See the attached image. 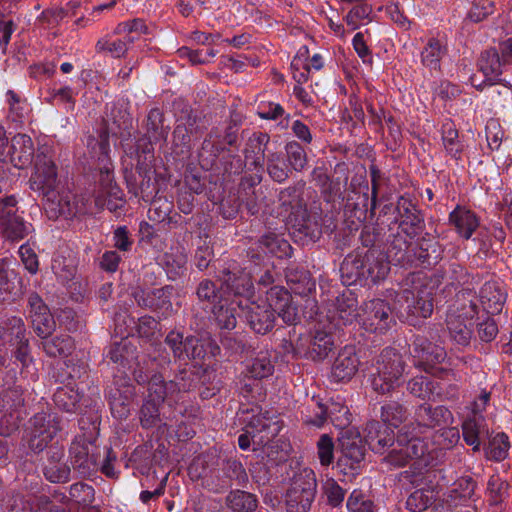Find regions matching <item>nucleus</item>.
<instances>
[{"instance_id": "e2e57ef3", "label": "nucleus", "mask_w": 512, "mask_h": 512, "mask_svg": "<svg viewBox=\"0 0 512 512\" xmlns=\"http://www.w3.org/2000/svg\"><path fill=\"white\" fill-rule=\"evenodd\" d=\"M31 323L34 332L42 339L50 337L56 328V322L50 311L41 316H33Z\"/></svg>"}, {"instance_id": "9b49d317", "label": "nucleus", "mask_w": 512, "mask_h": 512, "mask_svg": "<svg viewBox=\"0 0 512 512\" xmlns=\"http://www.w3.org/2000/svg\"><path fill=\"white\" fill-rule=\"evenodd\" d=\"M174 288L166 285L161 288L134 287L131 296L142 309H149L159 316L167 318L173 314L172 295Z\"/></svg>"}, {"instance_id": "f704fd0d", "label": "nucleus", "mask_w": 512, "mask_h": 512, "mask_svg": "<svg viewBox=\"0 0 512 512\" xmlns=\"http://www.w3.org/2000/svg\"><path fill=\"white\" fill-rule=\"evenodd\" d=\"M472 319L462 318L456 310H448L446 316V326L450 337L459 345L466 346L471 339V329L469 327Z\"/></svg>"}, {"instance_id": "864d4df0", "label": "nucleus", "mask_w": 512, "mask_h": 512, "mask_svg": "<svg viewBox=\"0 0 512 512\" xmlns=\"http://www.w3.org/2000/svg\"><path fill=\"white\" fill-rule=\"evenodd\" d=\"M433 501V491L418 489L407 498L406 508L411 512H423L432 505Z\"/></svg>"}, {"instance_id": "1a4fd4ad", "label": "nucleus", "mask_w": 512, "mask_h": 512, "mask_svg": "<svg viewBox=\"0 0 512 512\" xmlns=\"http://www.w3.org/2000/svg\"><path fill=\"white\" fill-rule=\"evenodd\" d=\"M25 405L24 390L15 385L0 391V436L8 437L18 430Z\"/></svg>"}, {"instance_id": "6e6d98bb", "label": "nucleus", "mask_w": 512, "mask_h": 512, "mask_svg": "<svg viewBox=\"0 0 512 512\" xmlns=\"http://www.w3.org/2000/svg\"><path fill=\"white\" fill-rule=\"evenodd\" d=\"M509 448L508 436L504 433H498L489 441L486 457L491 460L502 461L507 457Z\"/></svg>"}, {"instance_id": "ddd939ff", "label": "nucleus", "mask_w": 512, "mask_h": 512, "mask_svg": "<svg viewBox=\"0 0 512 512\" xmlns=\"http://www.w3.org/2000/svg\"><path fill=\"white\" fill-rule=\"evenodd\" d=\"M359 318L365 330L380 334L385 333L395 322L389 303L382 299L364 302L360 307Z\"/></svg>"}, {"instance_id": "8fccbe9b", "label": "nucleus", "mask_w": 512, "mask_h": 512, "mask_svg": "<svg viewBox=\"0 0 512 512\" xmlns=\"http://www.w3.org/2000/svg\"><path fill=\"white\" fill-rule=\"evenodd\" d=\"M147 134L154 141H166L168 136V127H164V114L159 108H153L147 116Z\"/></svg>"}, {"instance_id": "0eeeda50", "label": "nucleus", "mask_w": 512, "mask_h": 512, "mask_svg": "<svg viewBox=\"0 0 512 512\" xmlns=\"http://www.w3.org/2000/svg\"><path fill=\"white\" fill-rule=\"evenodd\" d=\"M125 180L129 193L145 202H155L157 195L164 190L166 179L157 174L149 163L142 159L136 164L135 171L125 172Z\"/></svg>"}, {"instance_id": "3c124183", "label": "nucleus", "mask_w": 512, "mask_h": 512, "mask_svg": "<svg viewBox=\"0 0 512 512\" xmlns=\"http://www.w3.org/2000/svg\"><path fill=\"white\" fill-rule=\"evenodd\" d=\"M407 391L422 400L429 399L434 394L436 384L429 377L419 375L411 378L406 384Z\"/></svg>"}, {"instance_id": "49530a36", "label": "nucleus", "mask_w": 512, "mask_h": 512, "mask_svg": "<svg viewBox=\"0 0 512 512\" xmlns=\"http://www.w3.org/2000/svg\"><path fill=\"white\" fill-rule=\"evenodd\" d=\"M259 243L277 258H288L292 255L290 243L275 233L270 232L263 235Z\"/></svg>"}, {"instance_id": "79ce46f5", "label": "nucleus", "mask_w": 512, "mask_h": 512, "mask_svg": "<svg viewBox=\"0 0 512 512\" xmlns=\"http://www.w3.org/2000/svg\"><path fill=\"white\" fill-rule=\"evenodd\" d=\"M246 372L251 378L261 380L271 376L274 365L268 351H259L246 366Z\"/></svg>"}, {"instance_id": "cd10ccee", "label": "nucleus", "mask_w": 512, "mask_h": 512, "mask_svg": "<svg viewBox=\"0 0 512 512\" xmlns=\"http://www.w3.org/2000/svg\"><path fill=\"white\" fill-rule=\"evenodd\" d=\"M225 151H229V149L222 143L220 130L218 128L211 129L198 153L201 166L206 169L211 168L219 155Z\"/></svg>"}, {"instance_id": "4be33fe9", "label": "nucleus", "mask_w": 512, "mask_h": 512, "mask_svg": "<svg viewBox=\"0 0 512 512\" xmlns=\"http://www.w3.org/2000/svg\"><path fill=\"white\" fill-rule=\"evenodd\" d=\"M316 410H314V416H308L305 419L307 425L316 427H322L329 418L331 423L339 428H345L350 424V413L346 406L338 404H332L330 407H326L320 402H316Z\"/></svg>"}, {"instance_id": "338daca9", "label": "nucleus", "mask_w": 512, "mask_h": 512, "mask_svg": "<svg viewBox=\"0 0 512 512\" xmlns=\"http://www.w3.org/2000/svg\"><path fill=\"white\" fill-rule=\"evenodd\" d=\"M317 456L322 466L328 467L334 461V442L328 434H322L317 441Z\"/></svg>"}, {"instance_id": "69168bd1", "label": "nucleus", "mask_w": 512, "mask_h": 512, "mask_svg": "<svg viewBox=\"0 0 512 512\" xmlns=\"http://www.w3.org/2000/svg\"><path fill=\"white\" fill-rule=\"evenodd\" d=\"M397 210L401 217L399 224H420L424 221L416 206L404 198L398 201Z\"/></svg>"}, {"instance_id": "20e7f679", "label": "nucleus", "mask_w": 512, "mask_h": 512, "mask_svg": "<svg viewBox=\"0 0 512 512\" xmlns=\"http://www.w3.org/2000/svg\"><path fill=\"white\" fill-rule=\"evenodd\" d=\"M405 370L403 356L395 348L386 347L375 358L370 375L372 389L378 394H389L399 385Z\"/></svg>"}, {"instance_id": "2f4dec72", "label": "nucleus", "mask_w": 512, "mask_h": 512, "mask_svg": "<svg viewBox=\"0 0 512 512\" xmlns=\"http://www.w3.org/2000/svg\"><path fill=\"white\" fill-rule=\"evenodd\" d=\"M175 387L174 382L166 381L161 373L155 372L149 378L146 397L161 404L166 400L176 402L178 396Z\"/></svg>"}, {"instance_id": "c03bdc74", "label": "nucleus", "mask_w": 512, "mask_h": 512, "mask_svg": "<svg viewBox=\"0 0 512 512\" xmlns=\"http://www.w3.org/2000/svg\"><path fill=\"white\" fill-rule=\"evenodd\" d=\"M81 395L71 386L59 387L53 395L55 405L67 413H76L79 409Z\"/></svg>"}, {"instance_id": "c9c22d12", "label": "nucleus", "mask_w": 512, "mask_h": 512, "mask_svg": "<svg viewBox=\"0 0 512 512\" xmlns=\"http://www.w3.org/2000/svg\"><path fill=\"white\" fill-rule=\"evenodd\" d=\"M334 347L335 342L332 333L324 330H316L310 339L306 355L313 361H321L329 355Z\"/></svg>"}, {"instance_id": "b1692460", "label": "nucleus", "mask_w": 512, "mask_h": 512, "mask_svg": "<svg viewBox=\"0 0 512 512\" xmlns=\"http://www.w3.org/2000/svg\"><path fill=\"white\" fill-rule=\"evenodd\" d=\"M412 354L414 358L421 360L415 366L423 367L425 370L426 365L440 364L447 356L443 347L432 343L427 337L422 335L415 336L412 343Z\"/></svg>"}, {"instance_id": "4d7b16f0", "label": "nucleus", "mask_w": 512, "mask_h": 512, "mask_svg": "<svg viewBox=\"0 0 512 512\" xmlns=\"http://www.w3.org/2000/svg\"><path fill=\"white\" fill-rule=\"evenodd\" d=\"M267 172L274 181L282 183L289 177L290 170L286 167L282 155L274 152L267 155Z\"/></svg>"}, {"instance_id": "bb28decb", "label": "nucleus", "mask_w": 512, "mask_h": 512, "mask_svg": "<svg viewBox=\"0 0 512 512\" xmlns=\"http://www.w3.org/2000/svg\"><path fill=\"white\" fill-rule=\"evenodd\" d=\"M91 446L92 443L80 436L73 440L69 449L72 467L82 476L89 474L96 467V460L90 452Z\"/></svg>"}, {"instance_id": "5fc2aeb1", "label": "nucleus", "mask_w": 512, "mask_h": 512, "mask_svg": "<svg viewBox=\"0 0 512 512\" xmlns=\"http://www.w3.org/2000/svg\"><path fill=\"white\" fill-rule=\"evenodd\" d=\"M445 53L441 43L437 39H430L421 53L422 62L431 69L440 68V60Z\"/></svg>"}, {"instance_id": "a18cd8bd", "label": "nucleus", "mask_w": 512, "mask_h": 512, "mask_svg": "<svg viewBox=\"0 0 512 512\" xmlns=\"http://www.w3.org/2000/svg\"><path fill=\"white\" fill-rule=\"evenodd\" d=\"M449 310H456L462 318L473 319L478 314V306L475 302V294L470 289H463L455 296L454 303Z\"/></svg>"}, {"instance_id": "5701e85b", "label": "nucleus", "mask_w": 512, "mask_h": 512, "mask_svg": "<svg viewBox=\"0 0 512 512\" xmlns=\"http://www.w3.org/2000/svg\"><path fill=\"white\" fill-rule=\"evenodd\" d=\"M378 420L372 419L368 421L364 428V440L369 448L375 452L382 454L385 449L394 442V431Z\"/></svg>"}, {"instance_id": "39448f33", "label": "nucleus", "mask_w": 512, "mask_h": 512, "mask_svg": "<svg viewBox=\"0 0 512 512\" xmlns=\"http://www.w3.org/2000/svg\"><path fill=\"white\" fill-rule=\"evenodd\" d=\"M434 286L432 281L423 273L413 274L411 287L402 291L399 302L407 317L428 318L433 312Z\"/></svg>"}, {"instance_id": "58836bf2", "label": "nucleus", "mask_w": 512, "mask_h": 512, "mask_svg": "<svg viewBox=\"0 0 512 512\" xmlns=\"http://www.w3.org/2000/svg\"><path fill=\"white\" fill-rule=\"evenodd\" d=\"M408 416V408L398 400H387L381 405L380 418L384 424L397 428L408 419Z\"/></svg>"}, {"instance_id": "aec40b11", "label": "nucleus", "mask_w": 512, "mask_h": 512, "mask_svg": "<svg viewBox=\"0 0 512 512\" xmlns=\"http://www.w3.org/2000/svg\"><path fill=\"white\" fill-rule=\"evenodd\" d=\"M30 188L39 193L50 189H59L57 169L54 162L44 154H38L35 160V172L31 176Z\"/></svg>"}, {"instance_id": "9d476101", "label": "nucleus", "mask_w": 512, "mask_h": 512, "mask_svg": "<svg viewBox=\"0 0 512 512\" xmlns=\"http://www.w3.org/2000/svg\"><path fill=\"white\" fill-rule=\"evenodd\" d=\"M304 186L305 182L299 181L294 186H289L280 191L277 218L285 224H304L308 221L309 215L306 204L300 198Z\"/></svg>"}, {"instance_id": "a878e982", "label": "nucleus", "mask_w": 512, "mask_h": 512, "mask_svg": "<svg viewBox=\"0 0 512 512\" xmlns=\"http://www.w3.org/2000/svg\"><path fill=\"white\" fill-rule=\"evenodd\" d=\"M360 361L352 346L341 349L333 362L331 377L336 382L351 380L358 371Z\"/></svg>"}, {"instance_id": "f257e3e1", "label": "nucleus", "mask_w": 512, "mask_h": 512, "mask_svg": "<svg viewBox=\"0 0 512 512\" xmlns=\"http://www.w3.org/2000/svg\"><path fill=\"white\" fill-rule=\"evenodd\" d=\"M276 314L287 325H296L300 321L291 294L281 286H273L266 292V302H253L247 306L245 319L255 333L265 335L274 328Z\"/></svg>"}, {"instance_id": "6e6552de", "label": "nucleus", "mask_w": 512, "mask_h": 512, "mask_svg": "<svg viewBox=\"0 0 512 512\" xmlns=\"http://www.w3.org/2000/svg\"><path fill=\"white\" fill-rule=\"evenodd\" d=\"M62 419L55 412H39L29 420L27 443L35 453L42 452L62 430Z\"/></svg>"}, {"instance_id": "f03ea898", "label": "nucleus", "mask_w": 512, "mask_h": 512, "mask_svg": "<svg viewBox=\"0 0 512 512\" xmlns=\"http://www.w3.org/2000/svg\"><path fill=\"white\" fill-rule=\"evenodd\" d=\"M422 226H363L360 240L366 247L386 248L395 265L411 264L416 256L414 238Z\"/></svg>"}, {"instance_id": "4c0bfd02", "label": "nucleus", "mask_w": 512, "mask_h": 512, "mask_svg": "<svg viewBox=\"0 0 512 512\" xmlns=\"http://www.w3.org/2000/svg\"><path fill=\"white\" fill-rule=\"evenodd\" d=\"M42 348L47 356L51 358H66L72 354L75 349V343L71 336L67 334L47 337L41 342Z\"/></svg>"}, {"instance_id": "423d86ee", "label": "nucleus", "mask_w": 512, "mask_h": 512, "mask_svg": "<svg viewBox=\"0 0 512 512\" xmlns=\"http://www.w3.org/2000/svg\"><path fill=\"white\" fill-rule=\"evenodd\" d=\"M317 495V480L311 468L295 473L284 494L286 512H310Z\"/></svg>"}, {"instance_id": "e433bc0d", "label": "nucleus", "mask_w": 512, "mask_h": 512, "mask_svg": "<svg viewBox=\"0 0 512 512\" xmlns=\"http://www.w3.org/2000/svg\"><path fill=\"white\" fill-rule=\"evenodd\" d=\"M286 280L293 293L306 296L315 289V281L308 270L299 267L286 269Z\"/></svg>"}, {"instance_id": "a19ab883", "label": "nucleus", "mask_w": 512, "mask_h": 512, "mask_svg": "<svg viewBox=\"0 0 512 512\" xmlns=\"http://www.w3.org/2000/svg\"><path fill=\"white\" fill-rule=\"evenodd\" d=\"M226 505L233 512H254L258 507V499L253 493L236 489L227 495Z\"/></svg>"}, {"instance_id": "de8ad7c7", "label": "nucleus", "mask_w": 512, "mask_h": 512, "mask_svg": "<svg viewBox=\"0 0 512 512\" xmlns=\"http://www.w3.org/2000/svg\"><path fill=\"white\" fill-rule=\"evenodd\" d=\"M68 498L72 500V504L87 508L95 500V490L87 483L76 482L70 486Z\"/></svg>"}, {"instance_id": "6ab92c4d", "label": "nucleus", "mask_w": 512, "mask_h": 512, "mask_svg": "<svg viewBox=\"0 0 512 512\" xmlns=\"http://www.w3.org/2000/svg\"><path fill=\"white\" fill-rule=\"evenodd\" d=\"M65 451L62 446L51 445L46 451L42 464L43 475L51 483H67L70 480L71 469L64 461Z\"/></svg>"}, {"instance_id": "ea45409f", "label": "nucleus", "mask_w": 512, "mask_h": 512, "mask_svg": "<svg viewBox=\"0 0 512 512\" xmlns=\"http://www.w3.org/2000/svg\"><path fill=\"white\" fill-rule=\"evenodd\" d=\"M478 65L488 80H498L503 67L506 66L497 48H490L482 52Z\"/></svg>"}, {"instance_id": "f3484780", "label": "nucleus", "mask_w": 512, "mask_h": 512, "mask_svg": "<svg viewBox=\"0 0 512 512\" xmlns=\"http://www.w3.org/2000/svg\"><path fill=\"white\" fill-rule=\"evenodd\" d=\"M338 442L341 451V457L337 462L338 466L357 468L365 457V445L360 433L354 428L344 429Z\"/></svg>"}, {"instance_id": "412c9836", "label": "nucleus", "mask_w": 512, "mask_h": 512, "mask_svg": "<svg viewBox=\"0 0 512 512\" xmlns=\"http://www.w3.org/2000/svg\"><path fill=\"white\" fill-rule=\"evenodd\" d=\"M453 420L451 411L443 406L433 407L429 403H422L414 410V421L419 427L434 429L449 425Z\"/></svg>"}, {"instance_id": "393cba45", "label": "nucleus", "mask_w": 512, "mask_h": 512, "mask_svg": "<svg viewBox=\"0 0 512 512\" xmlns=\"http://www.w3.org/2000/svg\"><path fill=\"white\" fill-rule=\"evenodd\" d=\"M358 301L355 294L346 290L336 298L334 309L330 311L329 319L336 327L351 324L359 317Z\"/></svg>"}, {"instance_id": "603ef678", "label": "nucleus", "mask_w": 512, "mask_h": 512, "mask_svg": "<svg viewBox=\"0 0 512 512\" xmlns=\"http://www.w3.org/2000/svg\"><path fill=\"white\" fill-rule=\"evenodd\" d=\"M241 307V302H231L229 305L221 304L214 310V315L218 326L222 329L232 330L237 324V308Z\"/></svg>"}, {"instance_id": "7ed1b4c3", "label": "nucleus", "mask_w": 512, "mask_h": 512, "mask_svg": "<svg viewBox=\"0 0 512 512\" xmlns=\"http://www.w3.org/2000/svg\"><path fill=\"white\" fill-rule=\"evenodd\" d=\"M371 247L365 253L352 252L344 258L340 273L345 285L377 284L387 277L391 259L378 246Z\"/></svg>"}, {"instance_id": "2eb2a0df", "label": "nucleus", "mask_w": 512, "mask_h": 512, "mask_svg": "<svg viewBox=\"0 0 512 512\" xmlns=\"http://www.w3.org/2000/svg\"><path fill=\"white\" fill-rule=\"evenodd\" d=\"M246 426L253 436V444L262 447L280 433L282 421L276 412L265 410L253 415Z\"/></svg>"}, {"instance_id": "37998d69", "label": "nucleus", "mask_w": 512, "mask_h": 512, "mask_svg": "<svg viewBox=\"0 0 512 512\" xmlns=\"http://www.w3.org/2000/svg\"><path fill=\"white\" fill-rule=\"evenodd\" d=\"M405 429L406 427L398 432L396 438L398 447H402L404 449L406 457H408L410 461L422 458L427 452V444L419 437H409Z\"/></svg>"}, {"instance_id": "13d9d810", "label": "nucleus", "mask_w": 512, "mask_h": 512, "mask_svg": "<svg viewBox=\"0 0 512 512\" xmlns=\"http://www.w3.org/2000/svg\"><path fill=\"white\" fill-rule=\"evenodd\" d=\"M17 201L14 196H8L0 201V224H24L17 214Z\"/></svg>"}, {"instance_id": "c756f323", "label": "nucleus", "mask_w": 512, "mask_h": 512, "mask_svg": "<svg viewBox=\"0 0 512 512\" xmlns=\"http://www.w3.org/2000/svg\"><path fill=\"white\" fill-rule=\"evenodd\" d=\"M15 167L23 169L33 162L34 146L32 139L25 134H17L11 139L8 152Z\"/></svg>"}, {"instance_id": "4468645a", "label": "nucleus", "mask_w": 512, "mask_h": 512, "mask_svg": "<svg viewBox=\"0 0 512 512\" xmlns=\"http://www.w3.org/2000/svg\"><path fill=\"white\" fill-rule=\"evenodd\" d=\"M135 393V387L126 375L114 377L107 388L106 397L115 418L126 419L129 416Z\"/></svg>"}, {"instance_id": "c85d7f7f", "label": "nucleus", "mask_w": 512, "mask_h": 512, "mask_svg": "<svg viewBox=\"0 0 512 512\" xmlns=\"http://www.w3.org/2000/svg\"><path fill=\"white\" fill-rule=\"evenodd\" d=\"M223 283L235 296L249 298L253 294V282L249 273L241 269L223 270Z\"/></svg>"}, {"instance_id": "052dcab7", "label": "nucleus", "mask_w": 512, "mask_h": 512, "mask_svg": "<svg viewBox=\"0 0 512 512\" xmlns=\"http://www.w3.org/2000/svg\"><path fill=\"white\" fill-rule=\"evenodd\" d=\"M285 150L292 169L302 171L307 165V154L304 148L298 142L292 141L286 144Z\"/></svg>"}, {"instance_id": "a211bd4d", "label": "nucleus", "mask_w": 512, "mask_h": 512, "mask_svg": "<svg viewBox=\"0 0 512 512\" xmlns=\"http://www.w3.org/2000/svg\"><path fill=\"white\" fill-rule=\"evenodd\" d=\"M221 472L222 475H220V470L214 472V477L217 478L216 482L213 480V476L206 480L207 486H211V490L214 492H220L230 487L233 481L240 486H246L249 481L248 474L243 464L236 458L224 460Z\"/></svg>"}, {"instance_id": "680f3d73", "label": "nucleus", "mask_w": 512, "mask_h": 512, "mask_svg": "<svg viewBox=\"0 0 512 512\" xmlns=\"http://www.w3.org/2000/svg\"><path fill=\"white\" fill-rule=\"evenodd\" d=\"M52 270L57 276L68 280L76 270L74 259L70 255L65 256L62 252H58L52 260Z\"/></svg>"}, {"instance_id": "7c9ffc66", "label": "nucleus", "mask_w": 512, "mask_h": 512, "mask_svg": "<svg viewBox=\"0 0 512 512\" xmlns=\"http://www.w3.org/2000/svg\"><path fill=\"white\" fill-rule=\"evenodd\" d=\"M480 302L483 309L491 315L501 312L506 301V293L502 290L500 283L487 281L479 292Z\"/></svg>"}, {"instance_id": "dca6fc26", "label": "nucleus", "mask_w": 512, "mask_h": 512, "mask_svg": "<svg viewBox=\"0 0 512 512\" xmlns=\"http://www.w3.org/2000/svg\"><path fill=\"white\" fill-rule=\"evenodd\" d=\"M116 112L121 115V120L116 119L115 110H113L111 113L112 124H110L109 119H102L99 129L96 131L97 137H91L88 142V146H91L93 150H96V147L98 148V152L95 151V153L102 162H105L108 158L110 135H117L120 130L128 128V115L121 110Z\"/></svg>"}, {"instance_id": "473e14b6", "label": "nucleus", "mask_w": 512, "mask_h": 512, "mask_svg": "<svg viewBox=\"0 0 512 512\" xmlns=\"http://www.w3.org/2000/svg\"><path fill=\"white\" fill-rule=\"evenodd\" d=\"M185 186L190 192H183L179 194L178 203L180 209L184 213H189L192 209V202L194 197L192 194H202L206 190V177H202L197 172L190 170L184 176Z\"/></svg>"}, {"instance_id": "72a5a7b5", "label": "nucleus", "mask_w": 512, "mask_h": 512, "mask_svg": "<svg viewBox=\"0 0 512 512\" xmlns=\"http://www.w3.org/2000/svg\"><path fill=\"white\" fill-rule=\"evenodd\" d=\"M489 433L482 415L467 418L462 424V434L465 443L472 446L473 451H478L481 445V439L487 437Z\"/></svg>"}, {"instance_id": "0e129e2a", "label": "nucleus", "mask_w": 512, "mask_h": 512, "mask_svg": "<svg viewBox=\"0 0 512 512\" xmlns=\"http://www.w3.org/2000/svg\"><path fill=\"white\" fill-rule=\"evenodd\" d=\"M198 380L199 377L197 373L187 370L186 368H182L171 381L176 384L175 392L178 396L182 392H189L196 388Z\"/></svg>"}, {"instance_id": "774afa93", "label": "nucleus", "mask_w": 512, "mask_h": 512, "mask_svg": "<svg viewBox=\"0 0 512 512\" xmlns=\"http://www.w3.org/2000/svg\"><path fill=\"white\" fill-rule=\"evenodd\" d=\"M346 505L349 512H375L373 501L366 498L359 489L352 491Z\"/></svg>"}, {"instance_id": "09e8293b", "label": "nucleus", "mask_w": 512, "mask_h": 512, "mask_svg": "<svg viewBox=\"0 0 512 512\" xmlns=\"http://www.w3.org/2000/svg\"><path fill=\"white\" fill-rule=\"evenodd\" d=\"M160 406L161 403L144 398L139 411L140 424L144 429L153 428L161 423Z\"/></svg>"}, {"instance_id": "f8f14e48", "label": "nucleus", "mask_w": 512, "mask_h": 512, "mask_svg": "<svg viewBox=\"0 0 512 512\" xmlns=\"http://www.w3.org/2000/svg\"><path fill=\"white\" fill-rule=\"evenodd\" d=\"M41 194L43 196V209L50 221H68L74 217H77L78 221H82L78 217V214H80L78 206L71 202L73 195L70 192L50 189Z\"/></svg>"}, {"instance_id": "bf43d9fd", "label": "nucleus", "mask_w": 512, "mask_h": 512, "mask_svg": "<svg viewBox=\"0 0 512 512\" xmlns=\"http://www.w3.org/2000/svg\"><path fill=\"white\" fill-rule=\"evenodd\" d=\"M100 175L98 183L102 189L103 194H106L109 197L114 199L121 200L122 191L114 182V177L112 174V170L106 164L103 167H100Z\"/></svg>"}]
</instances>
